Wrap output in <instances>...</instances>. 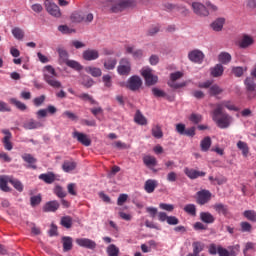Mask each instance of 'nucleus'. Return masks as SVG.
Here are the masks:
<instances>
[{
	"mask_svg": "<svg viewBox=\"0 0 256 256\" xmlns=\"http://www.w3.org/2000/svg\"><path fill=\"white\" fill-rule=\"evenodd\" d=\"M217 108L212 111V119L216 122L217 127L219 129H229L231 123H233V117L226 112L220 111L216 113Z\"/></svg>",
	"mask_w": 256,
	"mask_h": 256,
	"instance_id": "f257e3e1",
	"label": "nucleus"
},
{
	"mask_svg": "<svg viewBox=\"0 0 256 256\" xmlns=\"http://www.w3.org/2000/svg\"><path fill=\"white\" fill-rule=\"evenodd\" d=\"M108 7H110V13H123L126 9L135 7V1L133 0H110L108 1Z\"/></svg>",
	"mask_w": 256,
	"mask_h": 256,
	"instance_id": "f03ea898",
	"label": "nucleus"
},
{
	"mask_svg": "<svg viewBox=\"0 0 256 256\" xmlns=\"http://www.w3.org/2000/svg\"><path fill=\"white\" fill-rule=\"evenodd\" d=\"M117 73L122 77H128V75H131V61L128 58L120 59L117 67Z\"/></svg>",
	"mask_w": 256,
	"mask_h": 256,
	"instance_id": "7ed1b4c3",
	"label": "nucleus"
},
{
	"mask_svg": "<svg viewBox=\"0 0 256 256\" xmlns=\"http://www.w3.org/2000/svg\"><path fill=\"white\" fill-rule=\"evenodd\" d=\"M130 91H139L143 87V80L138 75L131 76L125 85Z\"/></svg>",
	"mask_w": 256,
	"mask_h": 256,
	"instance_id": "20e7f679",
	"label": "nucleus"
},
{
	"mask_svg": "<svg viewBox=\"0 0 256 256\" xmlns=\"http://www.w3.org/2000/svg\"><path fill=\"white\" fill-rule=\"evenodd\" d=\"M255 45V38L249 34H242L240 40L238 41V47L240 49H249Z\"/></svg>",
	"mask_w": 256,
	"mask_h": 256,
	"instance_id": "39448f33",
	"label": "nucleus"
},
{
	"mask_svg": "<svg viewBox=\"0 0 256 256\" xmlns=\"http://www.w3.org/2000/svg\"><path fill=\"white\" fill-rule=\"evenodd\" d=\"M142 77L145 79L146 85L148 87H151V85H155L157 81H159V78L156 75H153V70L147 68L143 69L141 72Z\"/></svg>",
	"mask_w": 256,
	"mask_h": 256,
	"instance_id": "423d86ee",
	"label": "nucleus"
},
{
	"mask_svg": "<svg viewBox=\"0 0 256 256\" xmlns=\"http://www.w3.org/2000/svg\"><path fill=\"white\" fill-rule=\"evenodd\" d=\"M44 5H45V9H46L47 13H49V15H51L52 17H56V18L61 17V9L59 8V6L57 4H55L54 2H51L49 0H46Z\"/></svg>",
	"mask_w": 256,
	"mask_h": 256,
	"instance_id": "0eeeda50",
	"label": "nucleus"
},
{
	"mask_svg": "<svg viewBox=\"0 0 256 256\" xmlns=\"http://www.w3.org/2000/svg\"><path fill=\"white\" fill-rule=\"evenodd\" d=\"M216 113H221L223 109H228V111H239V107L235 106L231 100H224L215 105Z\"/></svg>",
	"mask_w": 256,
	"mask_h": 256,
	"instance_id": "6e6552de",
	"label": "nucleus"
},
{
	"mask_svg": "<svg viewBox=\"0 0 256 256\" xmlns=\"http://www.w3.org/2000/svg\"><path fill=\"white\" fill-rule=\"evenodd\" d=\"M72 137L73 139H76L78 143H81V145H84V147H90L91 145V138H89V136L83 132H79L75 130L72 133Z\"/></svg>",
	"mask_w": 256,
	"mask_h": 256,
	"instance_id": "1a4fd4ad",
	"label": "nucleus"
},
{
	"mask_svg": "<svg viewBox=\"0 0 256 256\" xmlns=\"http://www.w3.org/2000/svg\"><path fill=\"white\" fill-rule=\"evenodd\" d=\"M244 85L246 87V90L248 91V99L251 101V99H255L256 97V84L255 80L253 78H246L244 81Z\"/></svg>",
	"mask_w": 256,
	"mask_h": 256,
	"instance_id": "9d476101",
	"label": "nucleus"
},
{
	"mask_svg": "<svg viewBox=\"0 0 256 256\" xmlns=\"http://www.w3.org/2000/svg\"><path fill=\"white\" fill-rule=\"evenodd\" d=\"M183 77V72H174L170 74V82H168L169 87H172V89H181V87H185V83L177 84L175 81L181 79Z\"/></svg>",
	"mask_w": 256,
	"mask_h": 256,
	"instance_id": "9b49d317",
	"label": "nucleus"
},
{
	"mask_svg": "<svg viewBox=\"0 0 256 256\" xmlns=\"http://www.w3.org/2000/svg\"><path fill=\"white\" fill-rule=\"evenodd\" d=\"M192 9H193V12L196 15H199L200 17H209V10H207V7L202 3L193 2Z\"/></svg>",
	"mask_w": 256,
	"mask_h": 256,
	"instance_id": "f8f14e48",
	"label": "nucleus"
},
{
	"mask_svg": "<svg viewBox=\"0 0 256 256\" xmlns=\"http://www.w3.org/2000/svg\"><path fill=\"white\" fill-rule=\"evenodd\" d=\"M158 220L161 223H166L168 225H179V218L175 216H168L165 212H159L158 213Z\"/></svg>",
	"mask_w": 256,
	"mask_h": 256,
	"instance_id": "ddd939ff",
	"label": "nucleus"
},
{
	"mask_svg": "<svg viewBox=\"0 0 256 256\" xmlns=\"http://www.w3.org/2000/svg\"><path fill=\"white\" fill-rule=\"evenodd\" d=\"M211 201V192L209 190H201L197 192L196 203L198 205H206Z\"/></svg>",
	"mask_w": 256,
	"mask_h": 256,
	"instance_id": "4468645a",
	"label": "nucleus"
},
{
	"mask_svg": "<svg viewBox=\"0 0 256 256\" xmlns=\"http://www.w3.org/2000/svg\"><path fill=\"white\" fill-rule=\"evenodd\" d=\"M188 59L192 61V63H198L201 65V63H203V59H205V54H203L201 50H192L188 53Z\"/></svg>",
	"mask_w": 256,
	"mask_h": 256,
	"instance_id": "2eb2a0df",
	"label": "nucleus"
},
{
	"mask_svg": "<svg viewBox=\"0 0 256 256\" xmlns=\"http://www.w3.org/2000/svg\"><path fill=\"white\" fill-rule=\"evenodd\" d=\"M76 245L79 247H84V249H95L97 247V243L89 238H77Z\"/></svg>",
	"mask_w": 256,
	"mask_h": 256,
	"instance_id": "dca6fc26",
	"label": "nucleus"
},
{
	"mask_svg": "<svg viewBox=\"0 0 256 256\" xmlns=\"http://www.w3.org/2000/svg\"><path fill=\"white\" fill-rule=\"evenodd\" d=\"M61 207L57 200L49 201L43 206L44 213H55Z\"/></svg>",
	"mask_w": 256,
	"mask_h": 256,
	"instance_id": "f3484780",
	"label": "nucleus"
},
{
	"mask_svg": "<svg viewBox=\"0 0 256 256\" xmlns=\"http://www.w3.org/2000/svg\"><path fill=\"white\" fill-rule=\"evenodd\" d=\"M82 57L85 61H95L99 57V51L96 49H88L83 52Z\"/></svg>",
	"mask_w": 256,
	"mask_h": 256,
	"instance_id": "a211bd4d",
	"label": "nucleus"
},
{
	"mask_svg": "<svg viewBox=\"0 0 256 256\" xmlns=\"http://www.w3.org/2000/svg\"><path fill=\"white\" fill-rule=\"evenodd\" d=\"M57 53L59 55L58 62L60 65H65L69 61V52L65 50L63 47H58L57 48Z\"/></svg>",
	"mask_w": 256,
	"mask_h": 256,
	"instance_id": "6ab92c4d",
	"label": "nucleus"
},
{
	"mask_svg": "<svg viewBox=\"0 0 256 256\" xmlns=\"http://www.w3.org/2000/svg\"><path fill=\"white\" fill-rule=\"evenodd\" d=\"M184 173L185 175H187V177H189V179H197L199 177H205L206 175V173L203 171H198V170L189 169V168H185Z\"/></svg>",
	"mask_w": 256,
	"mask_h": 256,
	"instance_id": "aec40b11",
	"label": "nucleus"
},
{
	"mask_svg": "<svg viewBox=\"0 0 256 256\" xmlns=\"http://www.w3.org/2000/svg\"><path fill=\"white\" fill-rule=\"evenodd\" d=\"M213 209L216 211V213H218V215H224V217H227V215H229V206L223 203L214 204Z\"/></svg>",
	"mask_w": 256,
	"mask_h": 256,
	"instance_id": "412c9836",
	"label": "nucleus"
},
{
	"mask_svg": "<svg viewBox=\"0 0 256 256\" xmlns=\"http://www.w3.org/2000/svg\"><path fill=\"white\" fill-rule=\"evenodd\" d=\"M44 80L46 83H48V85H50V87H53L54 89H60L61 87V83L59 80L55 79V76L44 73Z\"/></svg>",
	"mask_w": 256,
	"mask_h": 256,
	"instance_id": "4be33fe9",
	"label": "nucleus"
},
{
	"mask_svg": "<svg viewBox=\"0 0 256 256\" xmlns=\"http://www.w3.org/2000/svg\"><path fill=\"white\" fill-rule=\"evenodd\" d=\"M23 127L26 130L31 131L33 129H39V128L43 127V124L37 120L30 119V120L24 122Z\"/></svg>",
	"mask_w": 256,
	"mask_h": 256,
	"instance_id": "5701e85b",
	"label": "nucleus"
},
{
	"mask_svg": "<svg viewBox=\"0 0 256 256\" xmlns=\"http://www.w3.org/2000/svg\"><path fill=\"white\" fill-rule=\"evenodd\" d=\"M224 25H225V18L220 17L211 23V28L213 29V31L219 32V31H223Z\"/></svg>",
	"mask_w": 256,
	"mask_h": 256,
	"instance_id": "b1692460",
	"label": "nucleus"
},
{
	"mask_svg": "<svg viewBox=\"0 0 256 256\" xmlns=\"http://www.w3.org/2000/svg\"><path fill=\"white\" fill-rule=\"evenodd\" d=\"M225 71V68L222 64H216L214 67L210 69V73L212 77H221Z\"/></svg>",
	"mask_w": 256,
	"mask_h": 256,
	"instance_id": "393cba45",
	"label": "nucleus"
},
{
	"mask_svg": "<svg viewBox=\"0 0 256 256\" xmlns=\"http://www.w3.org/2000/svg\"><path fill=\"white\" fill-rule=\"evenodd\" d=\"M38 179L44 181V183H47L48 185H51V183L55 182V174H53V172L40 174Z\"/></svg>",
	"mask_w": 256,
	"mask_h": 256,
	"instance_id": "a878e982",
	"label": "nucleus"
},
{
	"mask_svg": "<svg viewBox=\"0 0 256 256\" xmlns=\"http://www.w3.org/2000/svg\"><path fill=\"white\" fill-rule=\"evenodd\" d=\"M223 91V88H221L218 84H212V86H210L208 89V94L210 97H217L218 95H221Z\"/></svg>",
	"mask_w": 256,
	"mask_h": 256,
	"instance_id": "bb28decb",
	"label": "nucleus"
},
{
	"mask_svg": "<svg viewBox=\"0 0 256 256\" xmlns=\"http://www.w3.org/2000/svg\"><path fill=\"white\" fill-rule=\"evenodd\" d=\"M62 243H63V251L67 253V251H71L73 249V238L69 236H64L62 238Z\"/></svg>",
	"mask_w": 256,
	"mask_h": 256,
	"instance_id": "cd10ccee",
	"label": "nucleus"
},
{
	"mask_svg": "<svg viewBox=\"0 0 256 256\" xmlns=\"http://www.w3.org/2000/svg\"><path fill=\"white\" fill-rule=\"evenodd\" d=\"M200 219L203 223H207L208 225L211 223H215V216L209 212H201Z\"/></svg>",
	"mask_w": 256,
	"mask_h": 256,
	"instance_id": "c85d7f7f",
	"label": "nucleus"
},
{
	"mask_svg": "<svg viewBox=\"0 0 256 256\" xmlns=\"http://www.w3.org/2000/svg\"><path fill=\"white\" fill-rule=\"evenodd\" d=\"M144 189L146 193H153L157 189V182L153 179H148L144 184Z\"/></svg>",
	"mask_w": 256,
	"mask_h": 256,
	"instance_id": "c756f323",
	"label": "nucleus"
},
{
	"mask_svg": "<svg viewBox=\"0 0 256 256\" xmlns=\"http://www.w3.org/2000/svg\"><path fill=\"white\" fill-rule=\"evenodd\" d=\"M151 133L155 139H163V129L159 124L152 126Z\"/></svg>",
	"mask_w": 256,
	"mask_h": 256,
	"instance_id": "7c9ffc66",
	"label": "nucleus"
},
{
	"mask_svg": "<svg viewBox=\"0 0 256 256\" xmlns=\"http://www.w3.org/2000/svg\"><path fill=\"white\" fill-rule=\"evenodd\" d=\"M134 121L137 125H147V118L143 116L141 110H137L134 116Z\"/></svg>",
	"mask_w": 256,
	"mask_h": 256,
	"instance_id": "2f4dec72",
	"label": "nucleus"
},
{
	"mask_svg": "<svg viewBox=\"0 0 256 256\" xmlns=\"http://www.w3.org/2000/svg\"><path fill=\"white\" fill-rule=\"evenodd\" d=\"M76 167L77 163L74 161H65L62 165V169L65 171V173H71V171H75Z\"/></svg>",
	"mask_w": 256,
	"mask_h": 256,
	"instance_id": "473e14b6",
	"label": "nucleus"
},
{
	"mask_svg": "<svg viewBox=\"0 0 256 256\" xmlns=\"http://www.w3.org/2000/svg\"><path fill=\"white\" fill-rule=\"evenodd\" d=\"M117 67V59L109 58L104 62V69L107 71H113Z\"/></svg>",
	"mask_w": 256,
	"mask_h": 256,
	"instance_id": "72a5a7b5",
	"label": "nucleus"
},
{
	"mask_svg": "<svg viewBox=\"0 0 256 256\" xmlns=\"http://www.w3.org/2000/svg\"><path fill=\"white\" fill-rule=\"evenodd\" d=\"M211 137L206 136L201 142L200 147L201 151L207 152L209 149H211Z\"/></svg>",
	"mask_w": 256,
	"mask_h": 256,
	"instance_id": "f704fd0d",
	"label": "nucleus"
},
{
	"mask_svg": "<svg viewBox=\"0 0 256 256\" xmlns=\"http://www.w3.org/2000/svg\"><path fill=\"white\" fill-rule=\"evenodd\" d=\"M218 61L223 65L231 63V54H229L228 52H221L218 56Z\"/></svg>",
	"mask_w": 256,
	"mask_h": 256,
	"instance_id": "c9c22d12",
	"label": "nucleus"
},
{
	"mask_svg": "<svg viewBox=\"0 0 256 256\" xmlns=\"http://www.w3.org/2000/svg\"><path fill=\"white\" fill-rule=\"evenodd\" d=\"M22 159L26 162L29 163L30 165L28 167H30L31 169H37L36 165H33V163H37V159H35L31 154H25L22 156Z\"/></svg>",
	"mask_w": 256,
	"mask_h": 256,
	"instance_id": "e433bc0d",
	"label": "nucleus"
},
{
	"mask_svg": "<svg viewBox=\"0 0 256 256\" xmlns=\"http://www.w3.org/2000/svg\"><path fill=\"white\" fill-rule=\"evenodd\" d=\"M60 224L62 227H65V229H71V227H73V218H71V216H64L61 218Z\"/></svg>",
	"mask_w": 256,
	"mask_h": 256,
	"instance_id": "4c0bfd02",
	"label": "nucleus"
},
{
	"mask_svg": "<svg viewBox=\"0 0 256 256\" xmlns=\"http://www.w3.org/2000/svg\"><path fill=\"white\" fill-rule=\"evenodd\" d=\"M237 147L240 151H242L243 157H247L249 155V145L246 142L238 141Z\"/></svg>",
	"mask_w": 256,
	"mask_h": 256,
	"instance_id": "58836bf2",
	"label": "nucleus"
},
{
	"mask_svg": "<svg viewBox=\"0 0 256 256\" xmlns=\"http://www.w3.org/2000/svg\"><path fill=\"white\" fill-rule=\"evenodd\" d=\"M12 35L15 39H17L18 41H21L25 37V32L23 31V29L19 27H15L12 29Z\"/></svg>",
	"mask_w": 256,
	"mask_h": 256,
	"instance_id": "ea45409f",
	"label": "nucleus"
},
{
	"mask_svg": "<svg viewBox=\"0 0 256 256\" xmlns=\"http://www.w3.org/2000/svg\"><path fill=\"white\" fill-rule=\"evenodd\" d=\"M185 213L191 215V217H197V206L195 204H187L184 207Z\"/></svg>",
	"mask_w": 256,
	"mask_h": 256,
	"instance_id": "a19ab883",
	"label": "nucleus"
},
{
	"mask_svg": "<svg viewBox=\"0 0 256 256\" xmlns=\"http://www.w3.org/2000/svg\"><path fill=\"white\" fill-rule=\"evenodd\" d=\"M86 73H89L92 77H101L103 72L100 68L88 66L86 67Z\"/></svg>",
	"mask_w": 256,
	"mask_h": 256,
	"instance_id": "79ce46f5",
	"label": "nucleus"
},
{
	"mask_svg": "<svg viewBox=\"0 0 256 256\" xmlns=\"http://www.w3.org/2000/svg\"><path fill=\"white\" fill-rule=\"evenodd\" d=\"M143 162L146 167H155L157 165V159L153 156H145Z\"/></svg>",
	"mask_w": 256,
	"mask_h": 256,
	"instance_id": "37998d69",
	"label": "nucleus"
},
{
	"mask_svg": "<svg viewBox=\"0 0 256 256\" xmlns=\"http://www.w3.org/2000/svg\"><path fill=\"white\" fill-rule=\"evenodd\" d=\"M76 97H78V99H81L82 101H89V103H91V105L97 104L95 99H93V96H91L87 93L77 94Z\"/></svg>",
	"mask_w": 256,
	"mask_h": 256,
	"instance_id": "c03bdc74",
	"label": "nucleus"
},
{
	"mask_svg": "<svg viewBox=\"0 0 256 256\" xmlns=\"http://www.w3.org/2000/svg\"><path fill=\"white\" fill-rule=\"evenodd\" d=\"M71 21L73 23H82V21H85V16H83V13L74 12L71 14Z\"/></svg>",
	"mask_w": 256,
	"mask_h": 256,
	"instance_id": "a18cd8bd",
	"label": "nucleus"
},
{
	"mask_svg": "<svg viewBox=\"0 0 256 256\" xmlns=\"http://www.w3.org/2000/svg\"><path fill=\"white\" fill-rule=\"evenodd\" d=\"M243 216L248 219V221H252V223H256V212L255 210H246L243 212Z\"/></svg>",
	"mask_w": 256,
	"mask_h": 256,
	"instance_id": "49530a36",
	"label": "nucleus"
},
{
	"mask_svg": "<svg viewBox=\"0 0 256 256\" xmlns=\"http://www.w3.org/2000/svg\"><path fill=\"white\" fill-rule=\"evenodd\" d=\"M10 103L12 105H15V107H17V109H19L20 111H25L27 109V105H25V103L17 100L16 98H11Z\"/></svg>",
	"mask_w": 256,
	"mask_h": 256,
	"instance_id": "de8ad7c7",
	"label": "nucleus"
},
{
	"mask_svg": "<svg viewBox=\"0 0 256 256\" xmlns=\"http://www.w3.org/2000/svg\"><path fill=\"white\" fill-rule=\"evenodd\" d=\"M106 253L108 256H119V249L117 246H115V244H110L107 247Z\"/></svg>",
	"mask_w": 256,
	"mask_h": 256,
	"instance_id": "09e8293b",
	"label": "nucleus"
},
{
	"mask_svg": "<svg viewBox=\"0 0 256 256\" xmlns=\"http://www.w3.org/2000/svg\"><path fill=\"white\" fill-rule=\"evenodd\" d=\"M194 255H199L203 249H205V245L201 242H193L192 244Z\"/></svg>",
	"mask_w": 256,
	"mask_h": 256,
	"instance_id": "8fccbe9b",
	"label": "nucleus"
},
{
	"mask_svg": "<svg viewBox=\"0 0 256 256\" xmlns=\"http://www.w3.org/2000/svg\"><path fill=\"white\" fill-rule=\"evenodd\" d=\"M54 193L59 197V199H65V197H67V192L61 186H56L54 188Z\"/></svg>",
	"mask_w": 256,
	"mask_h": 256,
	"instance_id": "3c124183",
	"label": "nucleus"
},
{
	"mask_svg": "<svg viewBox=\"0 0 256 256\" xmlns=\"http://www.w3.org/2000/svg\"><path fill=\"white\" fill-rule=\"evenodd\" d=\"M242 233H251L253 231V226L249 222L240 223Z\"/></svg>",
	"mask_w": 256,
	"mask_h": 256,
	"instance_id": "603ef678",
	"label": "nucleus"
},
{
	"mask_svg": "<svg viewBox=\"0 0 256 256\" xmlns=\"http://www.w3.org/2000/svg\"><path fill=\"white\" fill-rule=\"evenodd\" d=\"M64 65H67V67H71V69H75L76 71H81V64L75 60H68Z\"/></svg>",
	"mask_w": 256,
	"mask_h": 256,
	"instance_id": "864d4df0",
	"label": "nucleus"
},
{
	"mask_svg": "<svg viewBox=\"0 0 256 256\" xmlns=\"http://www.w3.org/2000/svg\"><path fill=\"white\" fill-rule=\"evenodd\" d=\"M8 181L11 183V185H13L14 188H16L17 191H23V184L21 181L13 178H10Z\"/></svg>",
	"mask_w": 256,
	"mask_h": 256,
	"instance_id": "5fc2aeb1",
	"label": "nucleus"
},
{
	"mask_svg": "<svg viewBox=\"0 0 256 256\" xmlns=\"http://www.w3.org/2000/svg\"><path fill=\"white\" fill-rule=\"evenodd\" d=\"M249 251H255V243L247 242L245 248L243 249L244 256H249Z\"/></svg>",
	"mask_w": 256,
	"mask_h": 256,
	"instance_id": "6e6d98bb",
	"label": "nucleus"
},
{
	"mask_svg": "<svg viewBox=\"0 0 256 256\" xmlns=\"http://www.w3.org/2000/svg\"><path fill=\"white\" fill-rule=\"evenodd\" d=\"M205 7L207 11H211V13H217L219 11V7L215 4H213L211 1H207L205 3Z\"/></svg>",
	"mask_w": 256,
	"mask_h": 256,
	"instance_id": "4d7b16f0",
	"label": "nucleus"
},
{
	"mask_svg": "<svg viewBox=\"0 0 256 256\" xmlns=\"http://www.w3.org/2000/svg\"><path fill=\"white\" fill-rule=\"evenodd\" d=\"M190 121L192 123H195V125H197L198 123H201V121H203V116H201V114H191L189 117Z\"/></svg>",
	"mask_w": 256,
	"mask_h": 256,
	"instance_id": "13d9d810",
	"label": "nucleus"
},
{
	"mask_svg": "<svg viewBox=\"0 0 256 256\" xmlns=\"http://www.w3.org/2000/svg\"><path fill=\"white\" fill-rule=\"evenodd\" d=\"M160 209L163 211H168V213H171L174 211L175 206L173 204H167V203H160L159 204Z\"/></svg>",
	"mask_w": 256,
	"mask_h": 256,
	"instance_id": "bf43d9fd",
	"label": "nucleus"
},
{
	"mask_svg": "<svg viewBox=\"0 0 256 256\" xmlns=\"http://www.w3.org/2000/svg\"><path fill=\"white\" fill-rule=\"evenodd\" d=\"M41 204V195L32 196L30 198L31 207H37V205Z\"/></svg>",
	"mask_w": 256,
	"mask_h": 256,
	"instance_id": "052dcab7",
	"label": "nucleus"
},
{
	"mask_svg": "<svg viewBox=\"0 0 256 256\" xmlns=\"http://www.w3.org/2000/svg\"><path fill=\"white\" fill-rule=\"evenodd\" d=\"M0 189L6 193L9 192V186H7V178L4 176L0 177Z\"/></svg>",
	"mask_w": 256,
	"mask_h": 256,
	"instance_id": "680f3d73",
	"label": "nucleus"
},
{
	"mask_svg": "<svg viewBox=\"0 0 256 256\" xmlns=\"http://www.w3.org/2000/svg\"><path fill=\"white\" fill-rule=\"evenodd\" d=\"M45 98V95H41L40 97L34 98L33 103L35 107H41V105L45 103Z\"/></svg>",
	"mask_w": 256,
	"mask_h": 256,
	"instance_id": "e2e57ef3",
	"label": "nucleus"
},
{
	"mask_svg": "<svg viewBox=\"0 0 256 256\" xmlns=\"http://www.w3.org/2000/svg\"><path fill=\"white\" fill-rule=\"evenodd\" d=\"M152 93L154 97H167V94L159 88H152Z\"/></svg>",
	"mask_w": 256,
	"mask_h": 256,
	"instance_id": "0e129e2a",
	"label": "nucleus"
},
{
	"mask_svg": "<svg viewBox=\"0 0 256 256\" xmlns=\"http://www.w3.org/2000/svg\"><path fill=\"white\" fill-rule=\"evenodd\" d=\"M102 81L105 85V87H111L113 85V82L111 80V75L107 74L102 77Z\"/></svg>",
	"mask_w": 256,
	"mask_h": 256,
	"instance_id": "69168bd1",
	"label": "nucleus"
},
{
	"mask_svg": "<svg viewBox=\"0 0 256 256\" xmlns=\"http://www.w3.org/2000/svg\"><path fill=\"white\" fill-rule=\"evenodd\" d=\"M243 67H234L232 68V73L235 75V77H242L244 73Z\"/></svg>",
	"mask_w": 256,
	"mask_h": 256,
	"instance_id": "338daca9",
	"label": "nucleus"
},
{
	"mask_svg": "<svg viewBox=\"0 0 256 256\" xmlns=\"http://www.w3.org/2000/svg\"><path fill=\"white\" fill-rule=\"evenodd\" d=\"M218 255L219 256H231L229 250L223 248V246H218Z\"/></svg>",
	"mask_w": 256,
	"mask_h": 256,
	"instance_id": "774afa93",
	"label": "nucleus"
}]
</instances>
